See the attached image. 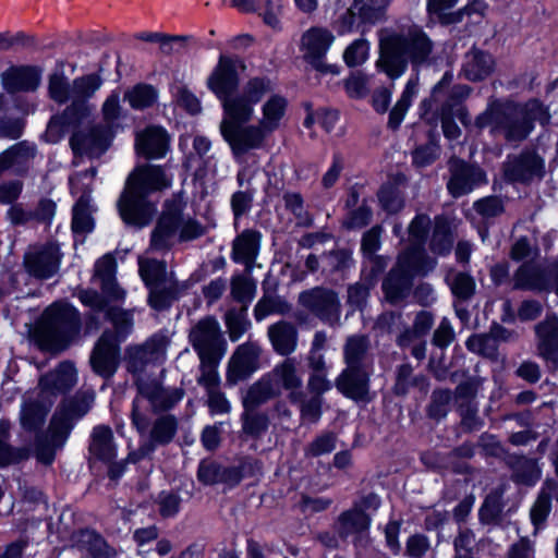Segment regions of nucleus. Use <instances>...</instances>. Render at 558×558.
<instances>
[{
    "label": "nucleus",
    "mask_w": 558,
    "mask_h": 558,
    "mask_svg": "<svg viewBox=\"0 0 558 558\" xmlns=\"http://www.w3.org/2000/svg\"><path fill=\"white\" fill-rule=\"evenodd\" d=\"M180 388H166L157 380H140L137 383V396L133 401L132 423L136 429L146 433L149 418L147 416V403L151 410H167L175 405L183 398Z\"/></svg>",
    "instance_id": "8"
},
{
    "label": "nucleus",
    "mask_w": 558,
    "mask_h": 558,
    "mask_svg": "<svg viewBox=\"0 0 558 558\" xmlns=\"http://www.w3.org/2000/svg\"><path fill=\"white\" fill-rule=\"evenodd\" d=\"M102 85V78L96 73L83 75L73 80L74 102L62 113V124L68 126L82 125L88 121L93 107L86 102Z\"/></svg>",
    "instance_id": "10"
},
{
    "label": "nucleus",
    "mask_w": 558,
    "mask_h": 558,
    "mask_svg": "<svg viewBox=\"0 0 558 558\" xmlns=\"http://www.w3.org/2000/svg\"><path fill=\"white\" fill-rule=\"evenodd\" d=\"M175 298L177 288L174 284H170L169 287L165 288H161L160 286H154L150 287L148 302L153 308L161 311L167 308Z\"/></svg>",
    "instance_id": "58"
},
{
    "label": "nucleus",
    "mask_w": 558,
    "mask_h": 558,
    "mask_svg": "<svg viewBox=\"0 0 558 558\" xmlns=\"http://www.w3.org/2000/svg\"><path fill=\"white\" fill-rule=\"evenodd\" d=\"M368 515L357 507L344 512L339 519L340 533L344 536L363 532L369 526Z\"/></svg>",
    "instance_id": "44"
},
{
    "label": "nucleus",
    "mask_w": 558,
    "mask_h": 558,
    "mask_svg": "<svg viewBox=\"0 0 558 558\" xmlns=\"http://www.w3.org/2000/svg\"><path fill=\"white\" fill-rule=\"evenodd\" d=\"M169 343L170 338L166 333H156L141 348V357L149 362L163 360Z\"/></svg>",
    "instance_id": "51"
},
{
    "label": "nucleus",
    "mask_w": 558,
    "mask_h": 558,
    "mask_svg": "<svg viewBox=\"0 0 558 558\" xmlns=\"http://www.w3.org/2000/svg\"><path fill=\"white\" fill-rule=\"evenodd\" d=\"M256 282L245 276H236L231 282V294L233 299L242 303L247 308V304L253 301L256 294Z\"/></svg>",
    "instance_id": "52"
},
{
    "label": "nucleus",
    "mask_w": 558,
    "mask_h": 558,
    "mask_svg": "<svg viewBox=\"0 0 558 558\" xmlns=\"http://www.w3.org/2000/svg\"><path fill=\"white\" fill-rule=\"evenodd\" d=\"M264 22L275 28H280L281 4L279 0H258L257 10Z\"/></svg>",
    "instance_id": "60"
},
{
    "label": "nucleus",
    "mask_w": 558,
    "mask_h": 558,
    "mask_svg": "<svg viewBox=\"0 0 558 558\" xmlns=\"http://www.w3.org/2000/svg\"><path fill=\"white\" fill-rule=\"evenodd\" d=\"M447 280L450 283L452 293L457 298L468 300L474 294L475 282L471 276L458 272L454 274L451 279L448 277Z\"/></svg>",
    "instance_id": "59"
},
{
    "label": "nucleus",
    "mask_w": 558,
    "mask_h": 558,
    "mask_svg": "<svg viewBox=\"0 0 558 558\" xmlns=\"http://www.w3.org/2000/svg\"><path fill=\"white\" fill-rule=\"evenodd\" d=\"M257 233L251 230H245L233 242L232 258L236 263L251 265L257 255Z\"/></svg>",
    "instance_id": "35"
},
{
    "label": "nucleus",
    "mask_w": 558,
    "mask_h": 558,
    "mask_svg": "<svg viewBox=\"0 0 558 558\" xmlns=\"http://www.w3.org/2000/svg\"><path fill=\"white\" fill-rule=\"evenodd\" d=\"M157 96V92L151 85L137 84L125 92L124 99L133 109L142 110L153 106Z\"/></svg>",
    "instance_id": "46"
},
{
    "label": "nucleus",
    "mask_w": 558,
    "mask_h": 558,
    "mask_svg": "<svg viewBox=\"0 0 558 558\" xmlns=\"http://www.w3.org/2000/svg\"><path fill=\"white\" fill-rule=\"evenodd\" d=\"M459 0H427L426 11L429 16L441 24H454L461 22V13L451 12Z\"/></svg>",
    "instance_id": "42"
},
{
    "label": "nucleus",
    "mask_w": 558,
    "mask_h": 558,
    "mask_svg": "<svg viewBox=\"0 0 558 558\" xmlns=\"http://www.w3.org/2000/svg\"><path fill=\"white\" fill-rule=\"evenodd\" d=\"M140 274L147 286H160L166 278V264L156 259H140Z\"/></svg>",
    "instance_id": "53"
},
{
    "label": "nucleus",
    "mask_w": 558,
    "mask_h": 558,
    "mask_svg": "<svg viewBox=\"0 0 558 558\" xmlns=\"http://www.w3.org/2000/svg\"><path fill=\"white\" fill-rule=\"evenodd\" d=\"M136 149L146 158H161L168 148V138L160 128L150 126L136 136Z\"/></svg>",
    "instance_id": "27"
},
{
    "label": "nucleus",
    "mask_w": 558,
    "mask_h": 558,
    "mask_svg": "<svg viewBox=\"0 0 558 558\" xmlns=\"http://www.w3.org/2000/svg\"><path fill=\"white\" fill-rule=\"evenodd\" d=\"M378 46L377 66L390 78L400 77L409 62L413 65L426 63L434 49L428 35L418 27L410 28L405 34L383 29L379 32Z\"/></svg>",
    "instance_id": "2"
},
{
    "label": "nucleus",
    "mask_w": 558,
    "mask_h": 558,
    "mask_svg": "<svg viewBox=\"0 0 558 558\" xmlns=\"http://www.w3.org/2000/svg\"><path fill=\"white\" fill-rule=\"evenodd\" d=\"M9 77L5 85L11 90H35L40 83L39 73L33 69L15 70Z\"/></svg>",
    "instance_id": "48"
},
{
    "label": "nucleus",
    "mask_w": 558,
    "mask_h": 558,
    "mask_svg": "<svg viewBox=\"0 0 558 558\" xmlns=\"http://www.w3.org/2000/svg\"><path fill=\"white\" fill-rule=\"evenodd\" d=\"M107 317L114 328L113 339L121 342L133 330L134 319L133 311H126L120 307H110L107 311Z\"/></svg>",
    "instance_id": "43"
},
{
    "label": "nucleus",
    "mask_w": 558,
    "mask_h": 558,
    "mask_svg": "<svg viewBox=\"0 0 558 558\" xmlns=\"http://www.w3.org/2000/svg\"><path fill=\"white\" fill-rule=\"evenodd\" d=\"M61 254L57 244L34 247L25 254L26 271L38 279L52 277L59 269Z\"/></svg>",
    "instance_id": "20"
},
{
    "label": "nucleus",
    "mask_w": 558,
    "mask_h": 558,
    "mask_svg": "<svg viewBox=\"0 0 558 558\" xmlns=\"http://www.w3.org/2000/svg\"><path fill=\"white\" fill-rule=\"evenodd\" d=\"M369 54V43L365 38L355 39L343 51V61L348 66L363 64Z\"/></svg>",
    "instance_id": "55"
},
{
    "label": "nucleus",
    "mask_w": 558,
    "mask_h": 558,
    "mask_svg": "<svg viewBox=\"0 0 558 558\" xmlns=\"http://www.w3.org/2000/svg\"><path fill=\"white\" fill-rule=\"evenodd\" d=\"M368 347L369 341L365 336L349 337L343 348L345 368H364Z\"/></svg>",
    "instance_id": "37"
},
{
    "label": "nucleus",
    "mask_w": 558,
    "mask_h": 558,
    "mask_svg": "<svg viewBox=\"0 0 558 558\" xmlns=\"http://www.w3.org/2000/svg\"><path fill=\"white\" fill-rule=\"evenodd\" d=\"M436 265L435 259L426 256L420 246H414L398 257L396 266L383 282L387 301L395 304L403 300L412 288L415 276L425 275Z\"/></svg>",
    "instance_id": "6"
},
{
    "label": "nucleus",
    "mask_w": 558,
    "mask_h": 558,
    "mask_svg": "<svg viewBox=\"0 0 558 558\" xmlns=\"http://www.w3.org/2000/svg\"><path fill=\"white\" fill-rule=\"evenodd\" d=\"M119 341L113 339V333L105 331L96 343L92 356L90 364L93 369L104 376H112L119 365Z\"/></svg>",
    "instance_id": "21"
},
{
    "label": "nucleus",
    "mask_w": 558,
    "mask_h": 558,
    "mask_svg": "<svg viewBox=\"0 0 558 558\" xmlns=\"http://www.w3.org/2000/svg\"><path fill=\"white\" fill-rule=\"evenodd\" d=\"M268 337L275 351L281 355H289L295 351L298 344V331L287 322H279L268 328Z\"/></svg>",
    "instance_id": "31"
},
{
    "label": "nucleus",
    "mask_w": 558,
    "mask_h": 558,
    "mask_svg": "<svg viewBox=\"0 0 558 558\" xmlns=\"http://www.w3.org/2000/svg\"><path fill=\"white\" fill-rule=\"evenodd\" d=\"M449 171L450 179L447 189L453 197L469 194L476 186L486 183V175L481 168L468 165L460 159L449 161Z\"/></svg>",
    "instance_id": "17"
},
{
    "label": "nucleus",
    "mask_w": 558,
    "mask_h": 558,
    "mask_svg": "<svg viewBox=\"0 0 558 558\" xmlns=\"http://www.w3.org/2000/svg\"><path fill=\"white\" fill-rule=\"evenodd\" d=\"M344 87L351 98H363L369 90L368 76L355 72L345 80Z\"/></svg>",
    "instance_id": "62"
},
{
    "label": "nucleus",
    "mask_w": 558,
    "mask_h": 558,
    "mask_svg": "<svg viewBox=\"0 0 558 558\" xmlns=\"http://www.w3.org/2000/svg\"><path fill=\"white\" fill-rule=\"evenodd\" d=\"M238 68L244 70L240 59L220 56L217 65L207 78L208 88L219 98L225 110V101L235 96L239 87Z\"/></svg>",
    "instance_id": "12"
},
{
    "label": "nucleus",
    "mask_w": 558,
    "mask_h": 558,
    "mask_svg": "<svg viewBox=\"0 0 558 558\" xmlns=\"http://www.w3.org/2000/svg\"><path fill=\"white\" fill-rule=\"evenodd\" d=\"M539 356L553 364L558 363V317L547 316L535 326Z\"/></svg>",
    "instance_id": "24"
},
{
    "label": "nucleus",
    "mask_w": 558,
    "mask_h": 558,
    "mask_svg": "<svg viewBox=\"0 0 558 558\" xmlns=\"http://www.w3.org/2000/svg\"><path fill=\"white\" fill-rule=\"evenodd\" d=\"M48 95L59 105L74 102L73 81H70L62 69L54 71L48 77Z\"/></svg>",
    "instance_id": "36"
},
{
    "label": "nucleus",
    "mask_w": 558,
    "mask_h": 558,
    "mask_svg": "<svg viewBox=\"0 0 558 558\" xmlns=\"http://www.w3.org/2000/svg\"><path fill=\"white\" fill-rule=\"evenodd\" d=\"M96 175V169L90 168L70 178L71 193L74 196L85 197L90 203L92 184Z\"/></svg>",
    "instance_id": "56"
},
{
    "label": "nucleus",
    "mask_w": 558,
    "mask_h": 558,
    "mask_svg": "<svg viewBox=\"0 0 558 558\" xmlns=\"http://www.w3.org/2000/svg\"><path fill=\"white\" fill-rule=\"evenodd\" d=\"M178 428V422L172 415H162L158 417L150 430V444L145 445L138 449L141 457L149 454L154 450V445H166L169 444Z\"/></svg>",
    "instance_id": "32"
},
{
    "label": "nucleus",
    "mask_w": 558,
    "mask_h": 558,
    "mask_svg": "<svg viewBox=\"0 0 558 558\" xmlns=\"http://www.w3.org/2000/svg\"><path fill=\"white\" fill-rule=\"evenodd\" d=\"M80 326L78 312L69 304L56 303L43 314L33 332L35 343L45 351H61Z\"/></svg>",
    "instance_id": "5"
},
{
    "label": "nucleus",
    "mask_w": 558,
    "mask_h": 558,
    "mask_svg": "<svg viewBox=\"0 0 558 558\" xmlns=\"http://www.w3.org/2000/svg\"><path fill=\"white\" fill-rule=\"evenodd\" d=\"M93 207L88 199L80 197L73 206L72 230L76 234H86L94 229Z\"/></svg>",
    "instance_id": "40"
},
{
    "label": "nucleus",
    "mask_w": 558,
    "mask_h": 558,
    "mask_svg": "<svg viewBox=\"0 0 558 558\" xmlns=\"http://www.w3.org/2000/svg\"><path fill=\"white\" fill-rule=\"evenodd\" d=\"M495 62L490 54L472 49L464 56L462 72L470 81H481L494 71Z\"/></svg>",
    "instance_id": "29"
},
{
    "label": "nucleus",
    "mask_w": 558,
    "mask_h": 558,
    "mask_svg": "<svg viewBox=\"0 0 558 558\" xmlns=\"http://www.w3.org/2000/svg\"><path fill=\"white\" fill-rule=\"evenodd\" d=\"M189 340L198 357L225 356L227 341L221 333L219 322L214 316H206L192 326Z\"/></svg>",
    "instance_id": "11"
},
{
    "label": "nucleus",
    "mask_w": 558,
    "mask_h": 558,
    "mask_svg": "<svg viewBox=\"0 0 558 558\" xmlns=\"http://www.w3.org/2000/svg\"><path fill=\"white\" fill-rule=\"evenodd\" d=\"M116 260L111 255H105L95 265V276L100 280L101 289L111 300H123L125 296L114 279Z\"/></svg>",
    "instance_id": "30"
},
{
    "label": "nucleus",
    "mask_w": 558,
    "mask_h": 558,
    "mask_svg": "<svg viewBox=\"0 0 558 558\" xmlns=\"http://www.w3.org/2000/svg\"><path fill=\"white\" fill-rule=\"evenodd\" d=\"M89 453L93 458L106 463L114 460L117 457V446L110 427L99 425L93 429Z\"/></svg>",
    "instance_id": "28"
},
{
    "label": "nucleus",
    "mask_w": 558,
    "mask_h": 558,
    "mask_svg": "<svg viewBox=\"0 0 558 558\" xmlns=\"http://www.w3.org/2000/svg\"><path fill=\"white\" fill-rule=\"evenodd\" d=\"M278 396L280 395L277 391V386L271 383L266 374L250 387L243 399V405L250 412Z\"/></svg>",
    "instance_id": "34"
},
{
    "label": "nucleus",
    "mask_w": 558,
    "mask_h": 558,
    "mask_svg": "<svg viewBox=\"0 0 558 558\" xmlns=\"http://www.w3.org/2000/svg\"><path fill=\"white\" fill-rule=\"evenodd\" d=\"M222 357L223 356L198 357L201 375L197 378V383L203 386L206 391L219 388L220 378L217 368Z\"/></svg>",
    "instance_id": "45"
},
{
    "label": "nucleus",
    "mask_w": 558,
    "mask_h": 558,
    "mask_svg": "<svg viewBox=\"0 0 558 558\" xmlns=\"http://www.w3.org/2000/svg\"><path fill=\"white\" fill-rule=\"evenodd\" d=\"M554 481H546L542 492L531 509V520L537 527L546 520L550 510V493L555 489Z\"/></svg>",
    "instance_id": "49"
},
{
    "label": "nucleus",
    "mask_w": 558,
    "mask_h": 558,
    "mask_svg": "<svg viewBox=\"0 0 558 558\" xmlns=\"http://www.w3.org/2000/svg\"><path fill=\"white\" fill-rule=\"evenodd\" d=\"M71 430V417L65 410L56 412L52 416L48 434L39 438L35 454L38 462L49 465L54 460L56 450L61 448Z\"/></svg>",
    "instance_id": "14"
},
{
    "label": "nucleus",
    "mask_w": 558,
    "mask_h": 558,
    "mask_svg": "<svg viewBox=\"0 0 558 558\" xmlns=\"http://www.w3.org/2000/svg\"><path fill=\"white\" fill-rule=\"evenodd\" d=\"M515 287L525 290H543L547 287L546 275L538 267L522 265L515 275Z\"/></svg>",
    "instance_id": "41"
},
{
    "label": "nucleus",
    "mask_w": 558,
    "mask_h": 558,
    "mask_svg": "<svg viewBox=\"0 0 558 558\" xmlns=\"http://www.w3.org/2000/svg\"><path fill=\"white\" fill-rule=\"evenodd\" d=\"M336 388L345 397L364 400L368 393V376L364 368H344L336 379Z\"/></svg>",
    "instance_id": "26"
},
{
    "label": "nucleus",
    "mask_w": 558,
    "mask_h": 558,
    "mask_svg": "<svg viewBox=\"0 0 558 558\" xmlns=\"http://www.w3.org/2000/svg\"><path fill=\"white\" fill-rule=\"evenodd\" d=\"M453 239L445 222L437 221L430 242L432 251L438 255H445L450 252Z\"/></svg>",
    "instance_id": "57"
},
{
    "label": "nucleus",
    "mask_w": 558,
    "mask_h": 558,
    "mask_svg": "<svg viewBox=\"0 0 558 558\" xmlns=\"http://www.w3.org/2000/svg\"><path fill=\"white\" fill-rule=\"evenodd\" d=\"M77 381V373L70 362L61 363L53 372L43 376L39 380V391L44 398L52 401L58 395L72 389Z\"/></svg>",
    "instance_id": "23"
},
{
    "label": "nucleus",
    "mask_w": 558,
    "mask_h": 558,
    "mask_svg": "<svg viewBox=\"0 0 558 558\" xmlns=\"http://www.w3.org/2000/svg\"><path fill=\"white\" fill-rule=\"evenodd\" d=\"M171 184L172 175L160 166L144 165L134 169L119 201L123 221L140 228L148 225L156 213V206L146 201V196L168 189Z\"/></svg>",
    "instance_id": "1"
},
{
    "label": "nucleus",
    "mask_w": 558,
    "mask_h": 558,
    "mask_svg": "<svg viewBox=\"0 0 558 558\" xmlns=\"http://www.w3.org/2000/svg\"><path fill=\"white\" fill-rule=\"evenodd\" d=\"M260 353L262 348L255 341H247L239 345L229 361V379L240 380L257 371Z\"/></svg>",
    "instance_id": "22"
},
{
    "label": "nucleus",
    "mask_w": 558,
    "mask_h": 558,
    "mask_svg": "<svg viewBox=\"0 0 558 558\" xmlns=\"http://www.w3.org/2000/svg\"><path fill=\"white\" fill-rule=\"evenodd\" d=\"M275 89L274 82L268 77H252L243 86L240 94L225 101V116L220 122L222 137L241 122H251L257 105L267 94Z\"/></svg>",
    "instance_id": "7"
},
{
    "label": "nucleus",
    "mask_w": 558,
    "mask_h": 558,
    "mask_svg": "<svg viewBox=\"0 0 558 558\" xmlns=\"http://www.w3.org/2000/svg\"><path fill=\"white\" fill-rule=\"evenodd\" d=\"M246 307L241 310L231 308L225 315V324L231 341H238L250 328L251 322L247 318Z\"/></svg>",
    "instance_id": "47"
},
{
    "label": "nucleus",
    "mask_w": 558,
    "mask_h": 558,
    "mask_svg": "<svg viewBox=\"0 0 558 558\" xmlns=\"http://www.w3.org/2000/svg\"><path fill=\"white\" fill-rule=\"evenodd\" d=\"M182 222L180 202L167 204L151 232L150 250L167 251L179 240V225Z\"/></svg>",
    "instance_id": "15"
},
{
    "label": "nucleus",
    "mask_w": 558,
    "mask_h": 558,
    "mask_svg": "<svg viewBox=\"0 0 558 558\" xmlns=\"http://www.w3.org/2000/svg\"><path fill=\"white\" fill-rule=\"evenodd\" d=\"M94 400L95 393L93 391L82 392L76 396L75 400L62 402L56 412L64 409L65 413H68L71 417L72 427L75 420L82 417L88 412L92 404L94 403Z\"/></svg>",
    "instance_id": "50"
},
{
    "label": "nucleus",
    "mask_w": 558,
    "mask_h": 558,
    "mask_svg": "<svg viewBox=\"0 0 558 558\" xmlns=\"http://www.w3.org/2000/svg\"><path fill=\"white\" fill-rule=\"evenodd\" d=\"M548 109L537 99L525 104L498 102L489 105L476 119L478 128L490 126L493 133L500 132L508 141H522L534 129V123H548Z\"/></svg>",
    "instance_id": "3"
},
{
    "label": "nucleus",
    "mask_w": 558,
    "mask_h": 558,
    "mask_svg": "<svg viewBox=\"0 0 558 558\" xmlns=\"http://www.w3.org/2000/svg\"><path fill=\"white\" fill-rule=\"evenodd\" d=\"M269 420L266 414L252 413L247 411L243 416V432L247 435L258 437L268 428Z\"/></svg>",
    "instance_id": "63"
},
{
    "label": "nucleus",
    "mask_w": 558,
    "mask_h": 558,
    "mask_svg": "<svg viewBox=\"0 0 558 558\" xmlns=\"http://www.w3.org/2000/svg\"><path fill=\"white\" fill-rule=\"evenodd\" d=\"M391 0H353L340 20V34L353 31L355 21L363 25H375L384 22Z\"/></svg>",
    "instance_id": "13"
},
{
    "label": "nucleus",
    "mask_w": 558,
    "mask_h": 558,
    "mask_svg": "<svg viewBox=\"0 0 558 558\" xmlns=\"http://www.w3.org/2000/svg\"><path fill=\"white\" fill-rule=\"evenodd\" d=\"M335 40V35L328 28L310 27L302 34L300 40V50L304 60L322 73L338 75L340 73L339 66L329 64L325 60Z\"/></svg>",
    "instance_id": "9"
},
{
    "label": "nucleus",
    "mask_w": 558,
    "mask_h": 558,
    "mask_svg": "<svg viewBox=\"0 0 558 558\" xmlns=\"http://www.w3.org/2000/svg\"><path fill=\"white\" fill-rule=\"evenodd\" d=\"M35 153L34 147L19 143L0 154V174L11 168L23 167Z\"/></svg>",
    "instance_id": "39"
},
{
    "label": "nucleus",
    "mask_w": 558,
    "mask_h": 558,
    "mask_svg": "<svg viewBox=\"0 0 558 558\" xmlns=\"http://www.w3.org/2000/svg\"><path fill=\"white\" fill-rule=\"evenodd\" d=\"M418 90V82L417 78H411L405 85V88L396 102L393 108L389 113L388 126L392 130H397L402 123L405 113L408 112L413 98L417 94Z\"/></svg>",
    "instance_id": "38"
},
{
    "label": "nucleus",
    "mask_w": 558,
    "mask_h": 558,
    "mask_svg": "<svg viewBox=\"0 0 558 558\" xmlns=\"http://www.w3.org/2000/svg\"><path fill=\"white\" fill-rule=\"evenodd\" d=\"M158 511L161 517H174L181 505V497L174 492H161L157 498Z\"/></svg>",
    "instance_id": "64"
},
{
    "label": "nucleus",
    "mask_w": 558,
    "mask_h": 558,
    "mask_svg": "<svg viewBox=\"0 0 558 558\" xmlns=\"http://www.w3.org/2000/svg\"><path fill=\"white\" fill-rule=\"evenodd\" d=\"M52 403L53 401L49 398H44L40 391L37 399L26 401L21 413L23 427L32 430L41 426Z\"/></svg>",
    "instance_id": "33"
},
{
    "label": "nucleus",
    "mask_w": 558,
    "mask_h": 558,
    "mask_svg": "<svg viewBox=\"0 0 558 558\" xmlns=\"http://www.w3.org/2000/svg\"><path fill=\"white\" fill-rule=\"evenodd\" d=\"M300 303L313 314L332 325L340 319V302L337 294L327 289L315 288L299 296Z\"/></svg>",
    "instance_id": "18"
},
{
    "label": "nucleus",
    "mask_w": 558,
    "mask_h": 558,
    "mask_svg": "<svg viewBox=\"0 0 558 558\" xmlns=\"http://www.w3.org/2000/svg\"><path fill=\"white\" fill-rule=\"evenodd\" d=\"M268 377L271 383L277 386V391L280 395L281 390L288 392L290 402H301L302 398L305 397L303 391V378L300 371V365L295 359L288 357L282 362L278 363Z\"/></svg>",
    "instance_id": "16"
},
{
    "label": "nucleus",
    "mask_w": 558,
    "mask_h": 558,
    "mask_svg": "<svg viewBox=\"0 0 558 558\" xmlns=\"http://www.w3.org/2000/svg\"><path fill=\"white\" fill-rule=\"evenodd\" d=\"M288 109L286 97L274 94L264 101L257 124L241 122L223 136L235 156L263 147L268 135L280 129Z\"/></svg>",
    "instance_id": "4"
},
{
    "label": "nucleus",
    "mask_w": 558,
    "mask_h": 558,
    "mask_svg": "<svg viewBox=\"0 0 558 558\" xmlns=\"http://www.w3.org/2000/svg\"><path fill=\"white\" fill-rule=\"evenodd\" d=\"M451 392L446 389L436 390L432 395L428 415L435 420L444 418L450 408Z\"/></svg>",
    "instance_id": "61"
},
{
    "label": "nucleus",
    "mask_w": 558,
    "mask_h": 558,
    "mask_svg": "<svg viewBox=\"0 0 558 558\" xmlns=\"http://www.w3.org/2000/svg\"><path fill=\"white\" fill-rule=\"evenodd\" d=\"M70 143L75 153L99 156L107 149L109 137L107 131L97 125L75 132Z\"/></svg>",
    "instance_id": "25"
},
{
    "label": "nucleus",
    "mask_w": 558,
    "mask_h": 558,
    "mask_svg": "<svg viewBox=\"0 0 558 558\" xmlns=\"http://www.w3.org/2000/svg\"><path fill=\"white\" fill-rule=\"evenodd\" d=\"M504 175L510 182L527 183L544 175V160L534 153L510 156L504 163Z\"/></svg>",
    "instance_id": "19"
},
{
    "label": "nucleus",
    "mask_w": 558,
    "mask_h": 558,
    "mask_svg": "<svg viewBox=\"0 0 558 558\" xmlns=\"http://www.w3.org/2000/svg\"><path fill=\"white\" fill-rule=\"evenodd\" d=\"M466 348L480 355L495 359L497 356V340L493 333L474 335L466 340Z\"/></svg>",
    "instance_id": "54"
}]
</instances>
